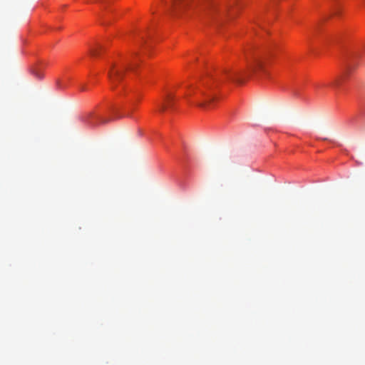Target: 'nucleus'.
<instances>
[{"instance_id": "f257e3e1", "label": "nucleus", "mask_w": 365, "mask_h": 365, "mask_svg": "<svg viewBox=\"0 0 365 365\" xmlns=\"http://www.w3.org/2000/svg\"><path fill=\"white\" fill-rule=\"evenodd\" d=\"M246 58L250 56L252 62L248 66L247 71H232L229 70H225L224 74L225 78L230 81L235 82L238 84H242L245 82V80L251 73H257L259 71H264V61L261 57L255 55L252 52H245Z\"/></svg>"}, {"instance_id": "f03ea898", "label": "nucleus", "mask_w": 365, "mask_h": 365, "mask_svg": "<svg viewBox=\"0 0 365 365\" xmlns=\"http://www.w3.org/2000/svg\"><path fill=\"white\" fill-rule=\"evenodd\" d=\"M190 0H163V3L168 11L178 13L187 6Z\"/></svg>"}, {"instance_id": "7ed1b4c3", "label": "nucleus", "mask_w": 365, "mask_h": 365, "mask_svg": "<svg viewBox=\"0 0 365 365\" xmlns=\"http://www.w3.org/2000/svg\"><path fill=\"white\" fill-rule=\"evenodd\" d=\"M124 71L115 70L113 68L109 72V78L112 83H115L117 81H120V80L123 78L124 75Z\"/></svg>"}, {"instance_id": "20e7f679", "label": "nucleus", "mask_w": 365, "mask_h": 365, "mask_svg": "<svg viewBox=\"0 0 365 365\" xmlns=\"http://www.w3.org/2000/svg\"><path fill=\"white\" fill-rule=\"evenodd\" d=\"M204 95L205 96V99L204 101L199 103L198 106L204 109L211 108L213 102L215 101V98L213 96H206L205 94Z\"/></svg>"}, {"instance_id": "39448f33", "label": "nucleus", "mask_w": 365, "mask_h": 365, "mask_svg": "<svg viewBox=\"0 0 365 365\" xmlns=\"http://www.w3.org/2000/svg\"><path fill=\"white\" fill-rule=\"evenodd\" d=\"M103 48L101 46H98L96 48H91L90 49V54L93 57H96L98 55L99 51L102 49Z\"/></svg>"}, {"instance_id": "423d86ee", "label": "nucleus", "mask_w": 365, "mask_h": 365, "mask_svg": "<svg viewBox=\"0 0 365 365\" xmlns=\"http://www.w3.org/2000/svg\"><path fill=\"white\" fill-rule=\"evenodd\" d=\"M34 75L38 78H41L43 77V73L38 71L37 69H35L33 71Z\"/></svg>"}, {"instance_id": "0eeeda50", "label": "nucleus", "mask_w": 365, "mask_h": 365, "mask_svg": "<svg viewBox=\"0 0 365 365\" xmlns=\"http://www.w3.org/2000/svg\"><path fill=\"white\" fill-rule=\"evenodd\" d=\"M174 98L173 96H168V106L171 107L173 106V101Z\"/></svg>"}, {"instance_id": "6e6552de", "label": "nucleus", "mask_w": 365, "mask_h": 365, "mask_svg": "<svg viewBox=\"0 0 365 365\" xmlns=\"http://www.w3.org/2000/svg\"><path fill=\"white\" fill-rule=\"evenodd\" d=\"M135 65H130V66H129V69H130V70H131V71H133V70H134V68H135Z\"/></svg>"}, {"instance_id": "1a4fd4ad", "label": "nucleus", "mask_w": 365, "mask_h": 365, "mask_svg": "<svg viewBox=\"0 0 365 365\" xmlns=\"http://www.w3.org/2000/svg\"><path fill=\"white\" fill-rule=\"evenodd\" d=\"M165 108H166V106H163L161 109H160V110L161 111H164L165 110Z\"/></svg>"}, {"instance_id": "9d476101", "label": "nucleus", "mask_w": 365, "mask_h": 365, "mask_svg": "<svg viewBox=\"0 0 365 365\" xmlns=\"http://www.w3.org/2000/svg\"><path fill=\"white\" fill-rule=\"evenodd\" d=\"M85 89H86V88H85V87H84V86H83V87L81 88V90H82V91H84Z\"/></svg>"}]
</instances>
